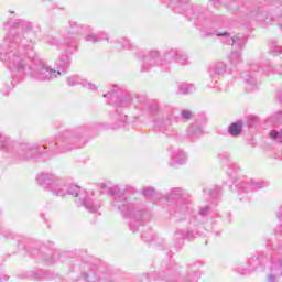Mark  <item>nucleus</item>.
I'll return each mask as SVG.
<instances>
[{
    "instance_id": "obj_1",
    "label": "nucleus",
    "mask_w": 282,
    "mask_h": 282,
    "mask_svg": "<svg viewBox=\"0 0 282 282\" xmlns=\"http://www.w3.org/2000/svg\"><path fill=\"white\" fill-rule=\"evenodd\" d=\"M8 30L4 36V43L8 47L4 53L0 55V61L10 69L17 72L14 80H23L28 74L32 80L37 83H50L54 78L61 76V70H56L47 62L42 59L36 52L34 45L36 42V31L34 24L29 20L9 19L4 24Z\"/></svg>"
},
{
    "instance_id": "obj_2",
    "label": "nucleus",
    "mask_w": 282,
    "mask_h": 282,
    "mask_svg": "<svg viewBox=\"0 0 282 282\" xmlns=\"http://www.w3.org/2000/svg\"><path fill=\"white\" fill-rule=\"evenodd\" d=\"M87 144L85 128L66 129L57 134L55 141L46 139L42 143H17L12 138L4 135L0 140V151L8 158L15 160H36L47 162L61 153H69L75 149H83Z\"/></svg>"
},
{
    "instance_id": "obj_3",
    "label": "nucleus",
    "mask_w": 282,
    "mask_h": 282,
    "mask_svg": "<svg viewBox=\"0 0 282 282\" xmlns=\"http://www.w3.org/2000/svg\"><path fill=\"white\" fill-rule=\"evenodd\" d=\"M104 98H110L108 105L118 109H127L134 107L141 113L153 116V127L156 133H163L166 138H177L180 132L173 124L180 122L177 110L173 106L160 107V101L155 99L149 100L144 94H131L122 88L115 86L111 93L104 94Z\"/></svg>"
},
{
    "instance_id": "obj_4",
    "label": "nucleus",
    "mask_w": 282,
    "mask_h": 282,
    "mask_svg": "<svg viewBox=\"0 0 282 282\" xmlns=\"http://www.w3.org/2000/svg\"><path fill=\"white\" fill-rule=\"evenodd\" d=\"M268 248H271L270 253H259L247 259L245 262L239 263L235 268V272L242 276H248L252 272H257L259 268L268 267L269 273L267 274L268 282H279L282 276V247L278 243L268 242Z\"/></svg>"
},
{
    "instance_id": "obj_5",
    "label": "nucleus",
    "mask_w": 282,
    "mask_h": 282,
    "mask_svg": "<svg viewBox=\"0 0 282 282\" xmlns=\"http://www.w3.org/2000/svg\"><path fill=\"white\" fill-rule=\"evenodd\" d=\"M108 192L112 196L111 205L113 208H118L122 217L130 219L129 226L132 232H138L140 226H144V224L151 219V213L149 210L138 205L127 203V193H133L131 185H126L124 188L115 185L108 188Z\"/></svg>"
},
{
    "instance_id": "obj_6",
    "label": "nucleus",
    "mask_w": 282,
    "mask_h": 282,
    "mask_svg": "<svg viewBox=\"0 0 282 282\" xmlns=\"http://www.w3.org/2000/svg\"><path fill=\"white\" fill-rule=\"evenodd\" d=\"M91 26L78 24L76 21H69V31L66 36H64L63 42L53 35H44L42 37L43 43L51 45V47H56L57 50H65L67 54H74L78 48V40L76 36H84L85 41L88 43H99V41H109V36L106 33L94 34L91 33Z\"/></svg>"
},
{
    "instance_id": "obj_7",
    "label": "nucleus",
    "mask_w": 282,
    "mask_h": 282,
    "mask_svg": "<svg viewBox=\"0 0 282 282\" xmlns=\"http://www.w3.org/2000/svg\"><path fill=\"white\" fill-rule=\"evenodd\" d=\"M70 269L79 272L85 282H132L130 279H118L111 270L102 268V261L94 256H84L73 260Z\"/></svg>"
},
{
    "instance_id": "obj_8",
    "label": "nucleus",
    "mask_w": 282,
    "mask_h": 282,
    "mask_svg": "<svg viewBox=\"0 0 282 282\" xmlns=\"http://www.w3.org/2000/svg\"><path fill=\"white\" fill-rule=\"evenodd\" d=\"M162 3H165L177 14H184L185 19L202 32H206V28H210L214 23L213 18L207 15L206 8L191 3V0H162Z\"/></svg>"
},
{
    "instance_id": "obj_9",
    "label": "nucleus",
    "mask_w": 282,
    "mask_h": 282,
    "mask_svg": "<svg viewBox=\"0 0 282 282\" xmlns=\"http://www.w3.org/2000/svg\"><path fill=\"white\" fill-rule=\"evenodd\" d=\"M67 195L76 197V206H83L89 213H98L100 209V202L94 198V193L87 192L74 183L62 180V184H59V189L57 191V197H67Z\"/></svg>"
},
{
    "instance_id": "obj_10",
    "label": "nucleus",
    "mask_w": 282,
    "mask_h": 282,
    "mask_svg": "<svg viewBox=\"0 0 282 282\" xmlns=\"http://www.w3.org/2000/svg\"><path fill=\"white\" fill-rule=\"evenodd\" d=\"M207 17H210L213 19L212 26L206 28V31H200V36H221L223 43H226V45H232V47H237V50H243L246 47V43H248V39L240 36V35H230L228 32H216V30H219L220 28L226 26V18L224 15H217L213 14L212 12L206 9Z\"/></svg>"
},
{
    "instance_id": "obj_11",
    "label": "nucleus",
    "mask_w": 282,
    "mask_h": 282,
    "mask_svg": "<svg viewBox=\"0 0 282 282\" xmlns=\"http://www.w3.org/2000/svg\"><path fill=\"white\" fill-rule=\"evenodd\" d=\"M163 202L167 204L175 202V207L171 206L170 215L174 217H182L186 215L191 208V200H188V193L182 187L172 188L166 196H163Z\"/></svg>"
},
{
    "instance_id": "obj_12",
    "label": "nucleus",
    "mask_w": 282,
    "mask_h": 282,
    "mask_svg": "<svg viewBox=\"0 0 282 282\" xmlns=\"http://www.w3.org/2000/svg\"><path fill=\"white\" fill-rule=\"evenodd\" d=\"M199 228H202V221H199V217L192 216L189 219V225L187 228V231H184L182 229H176L174 232V248L176 250H180L182 246H184V239L187 241H193L197 235H199Z\"/></svg>"
},
{
    "instance_id": "obj_13",
    "label": "nucleus",
    "mask_w": 282,
    "mask_h": 282,
    "mask_svg": "<svg viewBox=\"0 0 282 282\" xmlns=\"http://www.w3.org/2000/svg\"><path fill=\"white\" fill-rule=\"evenodd\" d=\"M36 182L44 191H48L57 197V193L61 188L63 180L56 176L54 173L42 172L36 176Z\"/></svg>"
},
{
    "instance_id": "obj_14",
    "label": "nucleus",
    "mask_w": 282,
    "mask_h": 282,
    "mask_svg": "<svg viewBox=\"0 0 282 282\" xmlns=\"http://www.w3.org/2000/svg\"><path fill=\"white\" fill-rule=\"evenodd\" d=\"M265 186H268V182L265 181H257L246 176L236 180V188L239 192V195H241V193H256V191H261V188H265Z\"/></svg>"
},
{
    "instance_id": "obj_15",
    "label": "nucleus",
    "mask_w": 282,
    "mask_h": 282,
    "mask_svg": "<svg viewBox=\"0 0 282 282\" xmlns=\"http://www.w3.org/2000/svg\"><path fill=\"white\" fill-rule=\"evenodd\" d=\"M141 72H149L151 67H158L162 65V54L158 50H150L145 52L141 57Z\"/></svg>"
},
{
    "instance_id": "obj_16",
    "label": "nucleus",
    "mask_w": 282,
    "mask_h": 282,
    "mask_svg": "<svg viewBox=\"0 0 282 282\" xmlns=\"http://www.w3.org/2000/svg\"><path fill=\"white\" fill-rule=\"evenodd\" d=\"M259 70V64H250L249 72L245 74L243 79L246 83L247 91H257L261 86V82L257 77Z\"/></svg>"
},
{
    "instance_id": "obj_17",
    "label": "nucleus",
    "mask_w": 282,
    "mask_h": 282,
    "mask_svg": "<svg viewBox=\"0 0 282 282\" xmlns=\"http://www.w3.org/2000/svg\"><path fill=\"white\" fill-rule=\"evenodd\" d=\"M32 257H36V254L40 257V259H42V261H45V263H56L58 261V259H61L62 261H65V259H69V257H74V253L69 252V251H65L61 254V252L58 251H48V256H45L43 253H41V251H39V249H35L31 252Z\"/></svg>"
},
{
    "instance_id": "obj_18",
    "label": "nucleus",
    "mask_w": 282,
    "mask_h": 282,
    "mask_svg": "<svg viewBox=\"0 0 282 282\" xmlns=\"http://www.w3.org/2000/svg\"><path fill=\"white\" fill-rule=\"evenodd\" d=\"M129 117L127 115L119 113L118 111L116 115H112L111 120H113V123H98L96 127L97 129H112V131H117V129H122L124 124L129 122Z\"/></svg>"
},
{
    "instance_id": "obj_19",
    "label": "nucleus",
    "mask_w": 282,
    "mask_h": 282,
    "mask_svg": "<svg viewBox=\"0 0 282 282\" xmlns=\"http://www.w3.org/2000/svg\"><path fill=\"white\" fill-rule=\"evenodd\" d=\"M170 151V156H171V161H170V165L171 166H182V164L186 163V153L184 152V150H180V149H175L173 147L169 148Z\"/></svg>"
},
{
    "instance_id": "obj_20",
    "label": "nucleus",
    "mask_w": 282,
    "mask_h": 282,
    "mask_svg": "<svg viewBox=\"0 0 282 282\" xmlns=\"http://www.w3.org/2000/svg\"><path fill=\"white\" fill-rule=\"evenodd\" d=\"M226 69H227L226 63L214 62L209 65L208 75L212 78V80H217L218 76L226 75Z\"/></svg>"
},
{
    "instance_id": "obj_21",
    "label": "nucleus",
    "mask_w": 282,
    "mask_h": 282,
    "mask_svg": "<svg viewBox=\"0 0 282 282\" xmlns=\"http://www.w3.org/2000/svg\"><path fill=\"white\" fill-rule=\"evenodd\" d=\"M67 85L69 87H76V85H82V87H86L90 91H96V85L87 82V79L80 78L78 75H73L66 78Z\"/></svg>"
},
{
    "instance_id": "obj_22",
    "label": "nucleus",
    "mask_w": 282,
    "mask_h": 282,
    "mask_svg": "<svg viewBox=\"0 0 282 282\" xmlns=\"http://www.w3.org/2000/svg\"><path fill=\"white\" fill-rule=\"evenodd\" d=\"M204 122L202 121H194L188 128H187V138L189 140H197L198 138H202L204 135Z\"/></svg>"
},
{
    "instance_id": "obj_23",
    "label": "nucleus",
    "mask_w": 282,
    "mask_h": 282,
    "mask_svg": "<svg viewBox=\"0 0 282 282\" xmlns=\"http://www.w3.org/2000/svg\"><path fill=\"white\" fill-rule=\"evenodd\" d=\"M220 159L223 160L224 164H227L228 166L227 174L230 177H237V173H239V164L231 162V156L228 153L220 154Z\"/></svg>"
},
{
    "instance_id": "obj_24",
    "label": "nucleus",
    "mask_w": 282,
    "mask_h": 282,
    "mask_svg": "<svg viewBox=\"0 0 282 282\" xmlns=\"http://www.w3.org/2000/svg\"><path fill=\"white\" fill-rule=\"evenodd\" d=\"M56 70L62 74H66L67 69L72 66V58L68 55H62L56 62H55Z\"/></svg>"
},
{
    "instance_id": "obj_25",
    "label": "nucleus",
    "mask_w": 282,
    "mask_h": 282,
    "mask_svg": "<svg viewBox=\"0 0 282 282\" xmlns=\"http://www.w3.org/2000/svg\"><path fill=\"white\" fill-rule=\"evenodd\" d=\"M26 279H33V281H45L52 279V273L50 271H30L26 275Z\"/></svg>"
},
{
    "instance_id": "obj_26",
    "label": "nucleus",
    "mask_w": 282,
    "mask_h": 282,
    "mask_svg": "<svg viewBox=\"0 0 282 282\" xmlns=\"http://www.w3.org/2000/svg\"><path fill=\"white\" fill-rule=\"evenodd\" d=\"M143 195L147 199H151L153 204H158V202H162L163 196L161 193L153 189V187H147L143 189Z\"/></svg>"
},
{
    "instance_id": "obj_27",
    "label": "nucleus",
    "mask_w": 282,
    "mask_h": 282,
    "mask_svg": "<svg viewBox=\"0 0 282 282\" xmlns=\"http://www.w3.org/2000/svg\"><path fill=\"white\" fill-rule=\"evenodd\" d=\"M3 237L4 239H13L18 242V248H20L21 250H25V239L23 238V236H19L10 230H7L3 232Z\"/></svg>"
},
{
    "instance_id": "obj_28",
    "label": "nucleus",
    "mask_w": 282,
    "mask_h": 282,
    "mask_svg": "<svg viewBox=\"0 0 282 282\" xmlns=\"http://www.w3.org/2000/svg\"><path fill=\"white\" fill-rule=\"evenodd\" d=\"M160 280H165L169 282H177L176 279H171V278H162L160 276V273L153 272V273H143L140 276V281H160Z\"/></svg>"
},
{
    "instance_id": "obj_29",
    "label": "nucleus",
    "mask_w": 282,
    "mask_h": 282,
    "mask_svg": "<svg viewBox=\"0 0 282 282\" xmlns=\"http://www.w3.org/2000/svg\"><path fill=\"white\" fill-rule=\"evenodd\" d=\"M251 17L254 21H264L265 23H270V21H274V18L270 15L268 12L259 9L257 12H251Z\"/></svg>"
},
{
    "instance_id": "obj_30",
    "label": "nucleus",
    "mask_w": 282,
    "mask_h": 282,
    "mask_svg": "<svg viewBox=\"0 0 282 282\" xmlns=\"http://www.w3.org/2000/svg\"><path fill=\"white\" fill-rule=\"evenodd\" d=\"M242 131H243V121H236L231 123L228 128V133L232 138H238V135H241Z\"/></svg>"
},
{
    "instance_id": "obj_31",
    "label": "nucleus",
    "mask_w": 282,
    "mask_h": 282,
    "mask_svg": "<svg viewBox=\"0 0 282 282\" xmlns=\"http://www.w3.org/2000/svg\"><path fill=\"white\" fill-rule=\"evenodd\" d=\"M177 53H178L177 50L167 51L162 57L163 62L161 65L164 66V65H170V63H175Z\"/></svg>"
},
{
    "instance_id": "obj_32",
    "label": "nucleus",
    "mask_w": 282,
    "mask_h": 282,
    "mask_svg": "<svg viewBox=\"0 0 282 282\" xmlns=\"http://www.w3.org/2000/svg\"><path fill=\"white\" fill-rule=\"evenodd\" d=\"M12 74H13V80L9 85L7 84L1 88L2 96H8V94H10V91L12 90V87H17V83H21V80H19V77L14 79V75L19 76V73L12 72Z\"/></svg>"
},
{
    "instance_id": "obj_33",
    "label": "nucleus",
    "mask_w": 282,
    "mask_h": 282,
    "mask_svg": "<svg viewBox=\"0 0 282 282\" xmlns=\"http://www.w3.org/2000/svg\"><path fill=\"white\" fill-rule=\"evenodd\" d=\"M195 89L196 88L193 84L182 83L178 85L177 94H182L183 96H186L188 94H193Z\"/></svg>"
},
{
    "instance_id": "obj_34",
    "label": "nucleus",
    "mask_w": 282,
    "mask_h": 282,
    "mask_svg": "<svg viewBox=\"0 0 282 282\" xmlns=\"http://www.w3.org/2000/svg\"><path fill=\"white\" fill-rule=\"evenodd\" d=\"M263 74H280V76H282V65L274 68L272 65L267 64L263 67Z\"/></svg>"
},
{
    "instance_id": "obj_35",
    "label": "nucleus",
    "mask_w": 282,
    "mask_h": 282,
    "mask_svg": "<svg viewBox=\"0 0 282 282\" xmlns=\"http://www.w3.org/2000/svg\"><path fill=\"white\" fill-rule=\"evenodd\" d=\"M229 63H231V65L241 63V53L239 51H232L229 55Z\"/></svg>"
},
{
    "instance_id": "obj_36",
    "label": "nucleus",
    "mask_w": 282,
    "mask_h": 282,
    "mask_svg": "<svg viewBox=\"0 0 282 282\" xmlns=\"http://www.w3.org/2000/svg\"><path fill=\"white\" fill-rule=\"evenodd\" d=\"M175 63H178V65H188V55L182 51H178Z\"/></svg>"
},
{
    "instance_id": "obj_37",
    "label": "nucleus",
    "mask_w": 282,
    "mask_h": 282,
    "mask_svg": "<svg viewBox=\"0 0 282 282\" xmlns=\"http://www.w3.org/2000/svg\"><path fill=\"white\" fill-rule=\"evenodd\" d=\"M117 45H120V50H131V41L127 37H122L120 40H117Z\"/></svg>"
},
{
    "instance_id": "obj_38",
    "label": "nucleus",
    "mask_w": 282,
    "mask_h": 282,
    "mask_svg": "<svg viewBox=\"0 0 282 282\" xmlns=\"http://www.w3.org/2000/svg\"><path fill=\"white\" fill-rule=\"evenodd\" d=\"M204 193H208L210 199H217V197H219V194L221 193V189L218 186H216L214 188L205 189Z\"/></svg>"
},
{
    "instance_id": "obj_39",
    "label": "nucleus",
    "mask_w": 282,
    "mask_h": 282,
    "mask_svg": "<svg viewBox=\"0 0 282 282\" xmlns=\"http://www.w3.org/2000/svg\"><path fill=\"white\" fill-rule=\"evenodd\" d=\"M199 271L198 270H189L186 281L187 282H197L199 281Z\"/></svg>"
},
{
    "instance_id": "obj_40",
    "label": "nucleus",
    "mask_w": 282,
    "mask_h": 282,
    "mask_svg": "<svg viewBox=\"0 0 282 282\" xmlns=\"http://www.w3.org/2000/svg\"><path fill=\"white\" fill-rule=\"evenodd\" d=\"M181 118L184 122H188V120L193 119V111L188 109L181 110Z\"/></svg>"
},
{
    "instance_id": "obj_41",
    "label": "nucleus",
    "mask_w": 282,
    "mask_h": 282,
    "mask_svg": "<svg viewBox=\"0 0 282 282\" xmlns=\"http://www.w3.org/2000/svg\"><path fill=\"white\" fill-rule=\"evenodd\" d=\"M270 53L272 54V56H279L280 54H282V48L281 46L276 45V42H272Z\"/></svg>"
},
{
    "instance_id": "obj_42",
    "label": "nucleus",
    "mask_w": 282,
    "mask_h": 282,
    "mask_svg": "<svg viewBox=\"0 0 282 282\" xmlns=\"http://www.w3.org/2000/svg\"><path fill=\"white\" fill-rule=\"evenodd\" d=\"M271 140H274L275 142L282 143V130L279 132L276 130H272L270 132Z\"/></svg>"
},
{
    "instance_id": "obj_43",
    "label": "nucleus",
    "mask_w": 282,
    "mask_h": 282,
    "mask_svg": "<svg viewBox=\"0 0 282 282\" xmlns=\"http://www.w3.org/2000/svg\"><path fill=\"white\" fill-rule=\"evenodd\" d=\"M258 124H259L258 117H254V116L249 117V121H248L249 129H254V127Z\"/></svg>"
},
{
    "instance_id": "obj_44",
    "label": "nucleus",
    "mask_w": 282,
    "mask_h": 282,
    "mask_svg": "<svg viewBox=\"0 0 282 282\" xmlns=\"http://www.w3.org/2000/svg\"><path fill=\"white\" fill-rule=\"evenodd\" d=\"M198 215L200 217H208V215H210V206L200 207Z\"/></svg>"
},
{
    "instance_id": "obj_45",
    "label": "nucleus",
    "mask_w": 282,
    "mask_h": 282,
    "mask_svg": "<svg viewBox=\"0 0 282 282\" xmlns=\"http://www.w3.org/2000/svg\"><path fill=\"white\" fill-rule=\"evenodd\" d=\"M208 8H219L221 6V0H209Z\"/></svg>"
},
{
    "instance_id": "obj_46",
    "label": "nucleus",
    "mask_w": 282,
    "mask_h": 282,
    "mask_svg": "<svg viewBox=\"0 0 282 282\" xmlns=\"http://www.w3.org/2000/svg\"><path fill=\"white\" fill-rule=\"evenodd\" d=\"M141 237L145 243H149L153 240V236L151 234H142Z\"/></svg>"
},
{
    "instance_id": "obj_47",
    "label": "nucleus",
    "mask_w": 282,
    "mask_h": 282,
    "mask_svg": "<svg viewBox=\"0 0 282 282\" xmlns=\"http://www.w3.org/2000/svg\"><path fill=\"white\" fill-rule=\"evenodd\" d=\"M272 120H276L275 124H281L282 122V112H278L272 117Z\"/></svg>"
},
{
    "instance_id": "obj_48",
    "label": "nucleus",
    "mask_w": 282,
    "mask_h": 282,
    "mask_svg": "<svg viewBox=\"0 0 282 282\" xmlns=\"http://www.w3.org/2000/svg\"><path fill=\"white\" fill-rule=\"evenodd\" d=\"M10 279V276L6 275L3 272L0 271V282H6Z\"/></svg>"
},
{
    "instance_id": "obj_49",
    "label": "nucleus",
    "mask_w": 282,
    "mask_h": 282,
    "mask_svg": "<svg viewBox=\"0 0 282 282\" xmlns=\"http://www.w3.org/2000/svg\"><path fill=\"white\" fill-rule=\"evenodd\" d=\"M276 235H282V225H279L275 229Z\"/></svg>"
},
{
    "instance_id": "obj_50",
    "label": "nucleus",
    "mask_w": 282,
    "mask_h": 282,
    "mask_svg": "<svg viewBox=\"0 0 282 282\" xmlns=\"http://www.w3.org/2000/svg\"><path fill=\"white\" fill-rule=\"evenodd\" d=\"M278 219H282V205L278 210Z\"/></svg>"
},
{
    "instance_id": "obj_51",
    "label": "nucleus",
    "mask_w": 282,
    "mask_h": 282,
    "mask_svg": "<svg viewBox=\"0 0 282 282\" xmlns=\"http://www.w3.org/2000/svg\"><path fill=\"white\" fill-rule=\"evenodd\" d=\"M100 188H101L102 193H105V191H108V187L106 184H101Z\"/></svg>"
},
{
    "instance_id": "obj_52",
    "label": "nucleus",
    "mask_w": 282,
    "mask_h": 282,
    "mask_svg": "<svg viewBox=\"0 0 282 282\" xmlns=\"http://www.w3.org/2000/svg\"><path fill=\"white\" fill-rule=\"evenodd\" d=\"M212 89H217V82L214 83V85L209 86Z\"/></svg>"
},
{
    "instance_id": "obj_53",
    "label": "nucleus",
    "mask_w": 282,
    "mask_h": 282,
    "mask_svg": "<svg viewBox=\"0 0 282 282\" xmlns=\"http://www.w3.org/2000/svg\"><path fill=\"white\" fill-rule=\"evenodd\" d=\"M3 54V48L0 47V56Z\"/></svg>"
},
{
    "instance_id": "obj_54",
    "label": "nucleus",
    "mask_w": 282,
    "mask_h": 282,
    "mask_svg": "<svg viewBox=\"0 0 282 282\" xmlns=\"http://www.w3.org/2000/svg\"><path fill=\"white\" fill-rule=\"evenodd\" d=\"M10 12V14H14V11H9Z\"/></svg>"
},
{
    "instance_id": "obj_55",
    "label": "nucleus",
    "mask_w": 282,
    "mask_h": 282,
    "mask_svg": "<svg viewBox=\"0 0 282 282\" xmlns=\"http://www.w3.org/2000/svg\"><path fill=\"white\" fill-rule=\"evenodd\" d=\"M216 235H219V232H216Z\"/></svg>"
}]
</instances>
